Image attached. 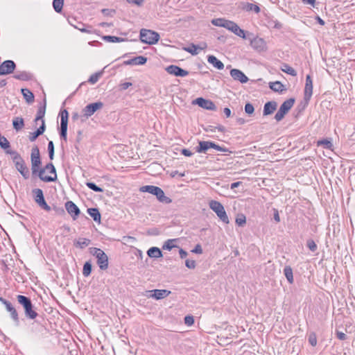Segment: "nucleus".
I'll return each instance as SVG.
<instances>
[{
    "instance_id": "obj_1",
    "label": "nucleus",
    "mask_w": 355,
    "mask_h": 355,
    "mask_svg": "<svg viewBox=\"0 0 355 355\" xmlns=\"http://www.w3.org/2000/svg\"><path fill=\"white\" fill-rule=\"evenodd\" d=\"M17 300L19 304L22 306L26 318L30 320H35L38 313L35 311L31 300L22 295H17Z\"/></svg>"
},
{
    "instance_id": "obj_2",
    "label": "nucleus",
    "mask_w": 355,
    "mask_h": 355,
    "mask_svg": "<svg viewBox=\"0 0 355 355\" xmlns=\"http://www.w3.org/2000/svg\"><path fill=\"white\" fill-rule=\"evenodd\" d=\"M6 153L12 156V159L15 163V167L20 174L25 179H28L30 175L29 169L21 155L15 150H6Z\"/></svg>"
},
{
    "instance_id": "obj_3",
    "label": "nucleus",
    "mask_w": 355,
    "mask_h": 355,
    "mask_svg": "<svg viewBox=\"0 0 355 355\" xmlns=\"http://www.w3.org/2000/svg\"><path fill=\"white\" fill-rule=\"evenodd\" d=\"M39 178L45 182H55L57 180L56 170L53 163H49L44 168L40 169Z\"/></svg>"
},
{
    "instance_id": "obj_4",
    "label": "nucleus",
    "mask_w": 355,
    "mask_h": 355,
    "mask_svg": "<svg viewBox=\"0 0 355 355\" xmlns=\"http://www.w3.org/2000/svg\"><path fill=\"white\" fill-rule=\"evenodd\" d=\"M140 190L142 192H148L155 196L157 200L162 203L169 204L172 202V200L170 198L166 196L163 190L158 187L153 185H146L141 187Z\"/></svg>"
},
{
    "instance_id": "obj_5",
    "label": "nucleus",
    "mask_w": 355,
    "mask_h": 355,
    "mask_svg": "<svg viewBox=\"0 0 355 355\" xmlns=\"http://www.w3.org/2000/svg\"><path fill=\"white\" fill-rule=\"evenodd\" d=\"M139 37L141 42L148 44H155L157 43L160 37L157 32L145 28H142L140 31Z\"/></svg>"
},
{
    "instance_id": "obj_6",
    "label": "nucleus",
    "mask_w": 355,
    "mask_h": 355,
    "mask_svg": "<svg viewBox=\"0 0 355 355\" xmlns=\"http://www.w3.org/2000/svg\"><path fill=\"white\" fill-rule=\"evenodd\" d=\"M91 253L97 259V264L101 270H106L108 268V257L101 249L91 248Z\"/></svg>"
},
{
    "instance_id": "obj_7",
    "label": "nucleus",
    "mask_w": 355,
    "mask_h": 355,
    "mask_svg": "<svg viewBox=\"0 0 355 355\" xmlns=\"http://www.w3.org/2000/svg\"><path fill=\"white\" fill-rule=\"evenodd\" d=\"M295 103V98H291L285 101L280 106L279 110L275 115V119L277 121H282L285 115L288 112Z\"/></svg>"
},
{
    "instance_id": "obj_8",
    "label": "nucleus",
    "mask_w": 355,
    "mask_h": 355,
    "mask_svg": "<svg viewBox=\"0 0 355 355\" xmlns=\"http://www.w3.org/2000/svg\"><path fill=\"white\" fill-rule=\"evenodd\" d=\"M223 28L230 31L236 35L246 39L245 31L241 29L235 22L223 19Z\"/></svg>"
},
{
    "instance_id": "obj_9",
    "label": "nucleus",
    "mask_w": 355,
    "mask_h": 355,
    "mask_svg": "<svg viewBox=\"0 0 355 355\" xmlns=\"http://www.w3.org/2000/svg\"><path fill=\"white\" fill-rule=\"evenodd\" d=\"M33 193L34 196V200L35 202L44 210L49 211L51 208L49 205H47L44 197V193L42 189H35L33 190Z\"/></svg>"
},
{
    "instance_id": "obj_10",
    "label": "nucleus",
    "mask_w": 355,
    "mask_h": 355,
    "mask_svg": "<svg viewBox=\"0 0 355 355\" xmlns=\"http://www.w3.org/2000/svg\"><path fill=\"white\" fill-rule=\"evenodd\" d=\"M0 302L3 305H5L7 311L9 312L10 314L11 318L17 325L19 322V318L16 309L12 306V304L9 301L6 300L2 297H0Z\"/></svg>"
},
{
    "instance_id": "obj_11",
    "label": "nucleus",
    "mask_w": 355,
    "mask_h": 355,
    "mask_svg": "<svg viewBox=\"0 0 355 355\" xmlns=\"http://www.w3.org/2000/svg\"><path fill=\"white\" fill-rule=\"evenodd\" d=\"M196 151L200 153H206L210 148H214L217 150L222 151V147L216 145L214 142L202 141L199 142V146L196 147Z\"/></svg>"
},
{
    "instance_id": "obj_12",
    "label": "nucleus",
    "mask_w": 355,
    "mask_h": 355,
    "mask_svg": "<svg viewBox=\"0 0 355 355\" xmlns=\"http://www.w3.org/2000/svg\"><path fill=\"white\" fill-rule=\"evenodd\" d=\"M103 107V103L101 101H98L93 103L87 105L83 110L84 116L88 118L93 115L98 110L101 109Z\"/></svg>"
},
{
    "instance_id": "obj_13",
    "label": "nucleus",
    "mask_w": 355,
    "mask_h": 355,
    "mask_svg": "<svg viewBox=\"0 0 355 355\" xmlns=\"http://www.w3.org/2000/svg\"><path fill=\"white\" fill-rule=\"evenodd\" d=\"M15 63L12 60H6L0 64V76L10 74L15 70Z\"/></svg>"
},
{
    "instance_id": "obj_14",
    "label": "nucleus",
    "mask_w": 355,
    "mask_h": 355,
    "mask_svg": "<svg viewBox=\"0 0 355 355\" xmlns=\"http://www.w3.org/2000/svg\"><path fill=\"white\" fill-rule=\"evenodd\" d=\"M166 71L169 74L173 75L178 77H184L189 74V71L184 70L177 65H170L166 68Z\"/></svg>"
},
{
    "instance_id": "obj_15",
    "label": "nucleus",
    "mask_w": 355,
    "mask_h": 355,
    "mask_svg": "<svg viewBox=\"0 0 355 355\" xmlns=\"http://www.w3.org/2000/svg\"><path fill=\"white\" fill-rule=\"evenodd\" d=\"M65 209L68 214L72 217L73 220H76L80 214V209L72 201H67L65 203Z\"/></svg>"
},
{
    "instance_id": "obj_16",
    "label": "nucleus",
    "mask_w": 355,
    "mask_h": 355,
    "mask_svg": "<svg viewBox=\"0 0 355 355\" xmlns=\"http://www.w3.org/2000/svg\"><path fill=\"white\" fill-rule=\"evenodd\" d=\"M313 94V81L310 75L306 76V83L304 87V100L308 103Z\"/></svg>"
},
{
    "instance_id": "obj_17",
    "label": "nucleus",
    "mask_w": 355,
    "mask_h": 355,
    "mask_svg": "<svg viewBox=\"0 0 355 355\" xmlns=\"http://www.w3.org/2000/svg\"><path fill=\"white\" fill-rule=\"evenodd\" d=\"M193 104L198 105L199 107L208 110H213L215 109V105L209 100L205 99L202 97L197 98L193 101Z\"/></svg>"
},
{
    "instance_id": "obj_18",
    "label": "nucleus",
    "mask_w": 355,
    "mask_h": 355,
    "mask_svg": "<svg viewBox=\"0 0 355 355\" xmlns=\"http://www.w3.org/2000/svg\"><path fill=\"white\" fill-rule=\"evenodd\" d=\"M230 75L235 80H239L241 83H245L248 81V78L239 69H232Z\"/></svg>"
},
{
    "instance_id": "obj_19",
    "label": "nucleus",
    "mask_w": 355,
    "mask_h": 355,
    "mask_svg": "<svg viewBox=\"0 0 355 355\" xmlns=\"http://www.w3.org/2000/svg\"><path fill=\"white\" fill-rule=\"evenodd\" d=\"M251 46L254 49L261 51L266 49V44L263 38L257 37L251 40Z\"/></svg>"
},
{
    "instance_id": "obj_20",
    "label": "nucleus",
    "mask_w": 355,
    "mask_h": 355,
    "mask_svg": "<svg viewBox=\"0 0 355 355\" xmlns=\"http://www.w3.org/2000/svg\"><path fill=\"white\" fill-rule=\"evenodd\" d=\"M150 293H153L151 295H150V297H153L156 300H162L167 296H168L171 293L170 291L165 290V289H155L150 291Z\"/></svg>"
},
{
    "instance_id": "obj_21",
    "label": "nucleus",
    "mask_w": 355,
    "mask_h": 355,
    "mask_svg": "<svg viewBox=\"0 0 355 355\" xmlns=\"http://www.w3.org/2000/svg\"><path fill=\"white\" fill-rule=\"evenodd\" d=\"M147 62V58L142 55L135 57L123 62L125 65H143Z\"/></svg>"
},
{
    "instance_id": "obj_22",
    "label": "nucleus",
    "mask_w": 355,
    "mask_h": 355,
    "mask_svg": "<svg viewBox=\"0 0 355 355\" xmlns=\"http://www.w3.org/2000/svg\"><path fill=\"white\" fill-rule=\"evenodd\" d=\"M277 103L275 101H268L263 106V114L267 116L272 114L277 109Z\"/></svg>"
},
{
    "instance_id": "obj_23",
    "label": "nucleus",
    "mask_w": 355,
    "mask_h": 355,
    "mask_svg": "<svg viewBox=\"0 0 355 355\" xmlns=\"http://www.w3.org/2000/svg\"><path fill=\"white\" fill-rule=\"evenodd\" d=\"M46 130V125H45V121L42 120V123L40 125V126L37 129L36 131L34 132H32L29 135V140L31 141H34L37 139V138L42 135Z\"/></svg>"
},
{
    "instance_id": "obj_24",
    "label": "nucleus",
    "mask_w": 355,
    "mask_h": 355,
    "mask_svg": "<svg viewBox=\"0 0 355 355\" xmlns=\"http://www.w3.org/2000/svg\"><path fill=\"white\" fill-rule=\"evenodd\" d=\"M69 113L66 110L60 112V130L67 131Z\"/></svg>"
},
{
    "instance_id": "obj_25",
    "label": "nucleus",
    "mask_w": 355,
    "mask_h": 355,
    "mask_svg": "<svg viewBox=\"0 0 355 355\" xmlns=\"http://www.w3.org/2000/svg\"><path fill=\"white\" fill-rule=\"evenodd\" d=\"M31 164H40L41 165V159L40 155V150L37 146H35L31 150Z\"/></svg>"
},
{
    "instance_id": "obj_26",
    "label": "nucleus",
    "mask_w": 355,
    "mask_h": 355,
    "mask_svg": "<svg viewBox=\"0 0 355 355\" xmlns=\"http://www.w3.org/2000/svg\"><path fill=\"white\" fill-rule=\"evenodd\" d=\"M46 99H44V105L40 106L37 110V114H36L35 119L34 120L35 123H37V121H41V124L42 123V120H44V115L46 113Z\"/></svg>"
},
{
    "instance_id": "obj_27",
    "label": "nucleus",
    "mask_w": 355,
    "mask_h": 355,
    "mask_svg": "<svg viewBox=\"0 0 355 355\" xmlns=\"http://www.w3.org/2000/svg\"><path fill=\"white\" fill-rule=\"evenodd\" d=\"M74 28L79 30L82 33L92 34L95 33V30L89 25H86L82 22H78L77 25H73Z\"/></svg>"
},
{
    "instance_id": "obj_28",
    "label": "nucleus",
    "mask_w": 355,
    "mask_h": 355,
    "mask_svg": "<svg viewBox=\"0 0 355 355\" xmlns=\"http://www.w3.org/2000/svg\"><path fill=\"white\" fill-rule=\"evenodd\" d=\"M205 48H207L206 43H202L199 45L192 44L188 48H184V50L187 52H189L192 55H197L199 53V51L203 50Z\"/></svg>"
},
{
    "instance_id": "obj_29",
    "label": "nucleus",
    "mask_w": 355,
    "mask_h": 355,
    "mask_svg": "<svg viewBox=\"0 0 355 355\" xmlns=\"http://www.w3.org/2000/svg\"><path fill=\"white\" fill-rule=\"evenodd\" d=\"M209 207L216 213L217 216L222 219V204L216 200H211Z\"/></svg>"
},
{
    "instance_id": "obj_30",
    "label": "nucleus",
    "mask_w": 355,
    "mask_h": 355,
    "mask_svg": "<svg viewBox=\"0 0 355 355\" xmlns=\"http://www.w3.org/2000/svg\"><path fill=\"white\" fill-rule=\"evenodd\" d=\"M87 213L97 223L101 222V216L97 208H89L87 209Z\"/></svg>"
},
{
    "instance_id": "obj_31",
    "label": "nucleus",
    "mask_w": 355,
    "mask_h": 355,
    "mask_svg": "<svg viewBox=\"0 0 355 355\" xmlns=\"http://www.w3.org/2000/svg\"><path fill=\"white\" fill-rule=\"evenodd\" d=\"M12 125H13V128L16 131L21 130L24 126V119L22 117H19V116L15 117L14 119L12 120Z\"/></svg>"
},
{
    "instance_id": "obj_32",
    "label": "nucleus",
    "mask_w": 355,
    "mask_h": 355,
    "mask_svg": "<svg viewBox=\"0 0 355 355\" xmlns=\"http://www.w3.org/2000/svg\"><path fill=\"white\" fill-rule=\"evenodd\" d=\"M21 94L28 103H32L34 101V94L28 89H21Z\"/></svg>"
},
{
    "instance_id": "obj_33",
    "label": "nucleus",
    "mask_w": 355,
    "mask_h": 355,
    "mask_svg": "<svg viewBox=\"0 0 355 355\" xmlns=\"http://www.w3.org/2000/svg\"><path fill=\"white\" fill-rule=\"evenodd\" d=\"M148 256L151 258H159L162 257V252L159 248L152 247L147 251Z\"/></svg>"
},
{
    "instance_id": "obj_34",
    "label": "nucleus",
    "mask_w": 355,
    "mask_h": 355,
    "mask_svg": "<svg viewBox=\"0 0 355 355\" xmlns=\"http://www.w3.org/2000/svg\"><path fill=\"white\" fill-rule=\"evenodd\" d=\"M269 87L274 92H282L286 89L284 85L279 81L269 83Z\"/></svg>"
},
{
    "instance_id": "obj_35",
    "label": "nucleus",
    "mask_w": 355,
    "mask_h": 355,
    "mask_svg": "<svg viewBox=\"0 0 355 355\" xmlns=\"http://www.w3.org/2000/svg\"><path fill=\"white\" fill-rule=\"evenodd\" d=\"M91 243V241L88 239L83 238L79 239L78 240L74 242V245L77 248H80L81 249H83L86 247H87Z\"/></svg>"
},
{
    "instance_id": "obj_36",
    "label": "nucleus",
    "mask_w": 355,
    "mask_h": 355,
    "mask_svg": "<svg viewBox=\"0 0 355 355\" xmlns=\"http://www.w3.org/2000/svg\"><path fill=\"white\" fill-rule=\"evenodd\" d=\"M281 70L284 73H286L287 74H289L292 76H297V71L292 67H291L289 64L286 63L282 64L281 67Z\"/></svg>"
},
{
    "instance_id": "obj_37",
    "label": "nucleus",
    "mask_w": 355,
    "mask_h": 355,
    "mask_svg": "<svg viewBox=\"0 0 355 355\" xmlns=\"http://www.w3.org/2000/svg\"><path fill=\"white\" fill-rule=\"evenodd\" d=\"M207 61L209 63L213 64L214 67L216 69H222V62L218 60L215 56L209 55L207 58Z\"/></svg>"
},
{
    "instance_id": "obj_38",
    "label": "nucleus",
    "mask_w": 355,
    "mask_h": 355,
    "mask_svg": "<svg viewBox=\"0 0 355 355\" xmlns=\"http://www.w3.org/2000/svg\"><path fill=\"white\" fill-rule=\"evenodd\" d=\"M14 78L20 80H28L31 78V75L26 71H17Z\"/></svg>"
},
{
    "instance_id": "obj_39",
    "label": "nucleus",
    "mask_w": 355,
    "mask_h": 355,
    "mask_svg": "<svg viewBox=\"0 0 355 355\" xmlns=\"http://www.w3.org/2000/svg\"><path fill=\"white\" fill-rule=\"evenodd\" d=\"M284 274L286 277V279L290 284L293 282V269L290 266H286L284 268Z\"/></svg>"
},
{
    "instance_id": "obj_40",
    "label": "nucleus",
    "mask_w": 355,
    "mask_h": 355,
    "mask_svg": "<svg viewBox=\"0 0 355 355\" xmlns=\"http://www.w3.org/2000/svg\"><path fill=\"white\" fill-rule=\"evenodd\" d=\"M103 40L108 42H121L125 40L124 38L112 35L103 36Z\"/></svg>"
},
{
    "instance_id": "obj_41",
    "label": "nucleus",
    "mask_w": 355,
    "mask_h": 355,
    "mask_svg": "<svg viewBox=\"0 0 355 355\" xmlns=\"http://www.w3.org/2000/svg\"><path fill=\"white\" fill-rule=\"evenodd\" d=\"M318 146H322L327 149H331L333 147V144L331 140L328 139H324L318 141Z\"/></svg>"
},
{
    "instance_id": "obj_42",
    "label": "nucleus",
    "mask_w": 355,
    "mask_h": 355,
    "mask_svg": "<svg viewBox=\"0 0 355 355\" xmlns=\"http://www.w3.org/2000/svg\"><path fill=\"white\" fill-rule=\"evenodd\" d=\"M92 263L89 261L85 262L83 266V275L85 277L89 276L92 272Z\"/></svg>"
},
{
    "instance_id": "obj_43",
    "label": "nucleus",
    "mask_w": 355,
    "mask_h": 355,
    "mask_svg": "<svg viewBox=\"0 0 355 355\" xmlns=\"http://www.w3.org/2000/svg\"><path fill=\"white\" fill-rule=\"evenodd\" d=\"M244 8L247 11H254L255 13H259L260 12V8L257 5L252 3H247L245 5Z\"/></svg>"
},
{
    "instance_id": "obj_44",
    "label": "nucleus",
    "mask_w": 355,
    "mask_h": 355,
    "mask_svg": "<svg viewBox=\"0 0 355 355\" xmlns=\"http://www.w3.org/2000/svg\"><path fill=\"white\" fill-rule=\"evenodd\" d=\"M64 1L62 0H53V6L55 12H60L62 10Z\"/></svg>"
},
{
    "instance_id": "obj_45",
    "label": "nucleus",
    "mask_w": 355,
    "mask_h": 355,
    "mask_svg": "<svg viewBox=\"0 0 355 355\" xmlns=\"http://www.w3.org/2000/svg\"><path fill=\"white\" fill-rule=\"evenodd\" d=\"M176 239H168L162 246L164 250H171L173 248L176 247L173 243H175Z\"/></svg>"
},
{
    "instance_id": "obj_46",
    "label": "nucleus",
    "mask_w": 355,
    "mask_h": 355,
    "mask_svg": "<svg viewBox=\"0 0 355 355\" xmlns=\"http://www.w3.org/2000/svg\"><path fill=\"white\" fill-rule=\"evenodd\" d=\"M102 75V72H97L92 74L88 79V82L92 85L96 83Z\"/></svg>"
},
{
    "instance_id": "obj_47",
    "label": "nucleus",
    "mask_w": 355,
    "mask_h": 355,
    "mask_svg": "<svg viewBox=\"0 0 355 355\" xmlns=\"http://www.w3.org/2000/svg\"><path fill=\"white\" fill-rule=\"evenodd\" d=\"M308 340H309V344L311 346H313V347L316 346V345H317V336H316V334H315V332H311L309 334Z\"/></svg>"
},
{
    "instance_id": "obj_48",
    "label": "nucleus",
    "mask_w": 355,
    "mask_h": 355,
    "mask_svg": "<svg viewBox=\"0 0 355 355\" xmlns=\"http://www.w3.org/2000/svg\"><path fill=\"white\" fill-rule=\"evenodd\" d=\"M86 185L87 186L88 188L93 190L94 191H96V192H103V189L102 188L98 187L94 182H86Z\"/></svg>"
},
{
    "instance_id": "obj_49",
    "label": "nucleus",
    "mask_w": 355,
    "mask_h": 355,
    "mask_svg": "<svg viewBox=\"0 0 355 355\" xmlns=\"http://www.w3.org/2000/svg\"><path fill=\"white\" fill-rule=\"evenodd\" d=\"M48 151L49 159L53 160L54 158V144L52 141H50L48 144Z\"/></svg>"
},
{
    "instance_id": "obj_50",
    "label": "nucleus",
    "mask_w": 355,
    "mask_h": 355,
    "mask_svg": "<svg viewBox=\"0 0 355 355\" xmlns=\"http://www.w3.org/2000/svg\"><path fill=\"white\" fill-rule=\"evenodd\" d=\"M306 245L311 252H315L317 250V245L312 239H309L306 242Z\"/></svg>"
},
{
    "instance_id": "obj_51",
    "label": "nucleus",
    "mask_w": 355,
    "mask_h": 355,
    "mask_svg": "<svg viewBox=\"0 0 355 355\" xmlns=\"http://www.w3.org/2000/svg\"><path fill=\"white\" fill-rule=\"evenodd\" d=\"M246 223V218L244 215H241L236 218V223L239 226H243Z\"/></svg>"
},
{
    "instance_id": "obj_52",
    "label": "nucleus",
    "mask_w": 355,
    "mask_h": 355,
    "mask_svg": "<svg viewBox=\"0 0 355 355\" xmlns=\"http://www.w3.org/2000/svg\"><path fill=\"white\" fill-rule=\"evenodd\" d=\"M245 112L248 114H252L254 112V106L252 103H248L245 105Z\"/></svg>"
},
{
    "instance_id": "obj_53",
    "label": "nucleus",
    "mask_w": 355,
    "mask_h": 355,
    "mask_svg": "<svg viewBox=\"0 0 355 355\" xmlns=\"http://www.w3.org/2000/svg\"><path fill=\"white\" fill-rule=\"evenodd\" d=\"M184 323L188 325L191 326L194 323V318L192 315H187L184 317Z\"/></svg>"
},
{
    "instance_id": "obj_54",
    "label": "nucleus",
    "mask_w": 355,
    "mask_h": 355,
    "mask_svg": "<svg viewBox=\"0 0 355 355\" xmlns=\"http://www.w3.org/2000/svg\"><path fill=\"white\" fill-rule=\"evenodd\" d=\"M186 266L189 269H193L196 267V262L193 260L187 259L185 261Z\"/></svg>"
},
{
    "instance_id": "obj_55",
    "label": "nucleus",
    "mask_w": 355,
    "mask_h": 355,
    "mask_svg": "<svg viewBox=\"0 0 355 355\" xmlns=\"http://www.w3.org/2000/svg\"><path fill=\"white\" fill-rule=\"evenodd\" d=\"M223 162H226L227 159V158H225V156H227L230 154H234V155H235L234 152L230 151V150L226 149L225 147H223Z\"/></svg>"
},
{
    "instance_id": "obj_56",
    "label": "nucleus",
    "mask_w": 355,
    "mask_h": 355,
    "mask_svg": "<svg viewBox=\"0 0 355 355\" xmlns=\"http://www.w3.org/2000/svg\"><path fill=\"white\" fill-rule=\"evenodd\" d=\"M273 211H274V214H273L274 220L277 223H279L280 222V217H279V214L278 210L277 209L274 208L273 209Z\"/></svg>"
},
{
    "instance_id": "obj_57",
    "label": "nucleus",
    "mask_w": 355,
    "mask_h": 355,
    "mask_svg": "<svg viewBox=\"0 0 355 355\" xmlns=\"http://www.w3.org/2000/svg\"><path fill=\"white\" fill-rule=\"evenodd\" d=\"M337 338L340 340H345L347 339V336L345 333L341 331H337L336 332Z\"/></svg>"
},
{
    "instance_id": "obj_58",
    "label": "nucleus",
    "mask_w": 355,
    "mask_h": 355,
    "mask_svg": "<svg viewBox=\"0 0 355 355\" xmlns=\"http://www.w3.org/2000/svg\"><path fill=\"white\" fill-rule=\"evenodd\" d=\"M132 85V83L125 82V83H121L120 85V88L121 90H125Z\"/></svg>"
},
{
    "instance_id": "obj_59",
    "label": "nucleus",
    "mask_w": 355,
    "mask_h": 355,
    "mask_svg": "<svg viewBox=\"0 0 355 355\" xmlns=\"http://www.w3.org/2000/svg\"><path fill=\"white\" fill-rule=\"evenodd\" d=\"M193 252L196 254H202V249L200 244H197L194 249L192 250Z\"/></svg>"
},
{
    "instance_id": "obj_60",
    "label": "nucleus",
    "mask_w": 355,
    "mask_h": 355,
    "mask_svg": "<svg viewBox=\"0 0 355 355\" xmlns=\"http://www.w3.org/2000/svg\"><path fill=\"white\" fill-rule=\"evenodd\" d=\"M32 165V167H31V169H32V173L33 174H36V173H38L39 174V167L40 166V164H36V165H34V164H31Z\"/></svg>"
},
{
    "instance_id": "obj_61",
    "label": "nucleus",
    "mask_w": 355,
    "mask_h": 355,
    "mask_svg": "<svg viewBox=\"0 0 355 355\" xmlns=\"http://www.w3.org/2000/svg\"><path fill=\"white\" fill-rule=\"evenodd\" d=\"M129 3L135 4L137 6L142 5L144 0H126Z\"/></svg>"
},
{
    "instance_id": "obj_62",
    "label": "nucleus",
    "mask_w": 355,
    "mask_h": 355,
    "mask_svg": "<svg viewBox=\"0 0 355 355\" xmlns=\"http://www.w3.org/2000/svg\"><path fill=\"white\" fill-rule=\"evenodd\" d=\"M211 23L215 25V26H222V19L221 18H218V19H213L211 21Z\"/></svg>"
},
{
    "instance_id": "obj_63",
    "label": "nucleus",
    "mask_w": 355,
    "mask_h": 355,
    "mask_svg": "<svg viewBox=\"0 0 355 355\" xmlns=\"http://www.w3.org/2000/svg\"><path fill=\"white\" fill-rule=\"evenodd\" d=\"M182 154L187 157H190L193 155V153L189 149L184 148L181 151Z\"/></svg>"
},
{
    "instance_id": "obj_64",
    "label": "nucleus",
    "mask_w": 355,
    "mask_h": 355,
    "mask_svg": "<svg viewBox=\"0 0 355 355\" xmlns=\"http://www.w3.org/2000/svg\"><path fill=\"white\" fill-rule=\"evenodd\" d=\"M179 254L181 259H184L187 256V252L182 248L179 250Z\"/></svg>"
}]
</instances>
